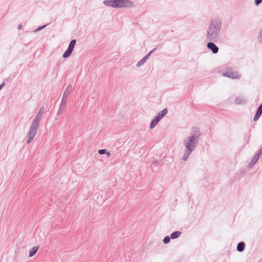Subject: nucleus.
Wrapping results in <instances>:
<instances>
[{
    "label": "nucleus",
    "instance_id": "obj_1",
    "mask_svg": "<svg viewBox=\"0 0 262 262\" xmlns=\"http://www.w3.org/2000/svg\"><path fill=\"white\" fill-rule=\"evenodd\" d=\"M45 110V108L43 106H42L40 108L39 111L37 113L35 117L33 120V121L31 123L30 130L27 134V143L29 144L31 142V141L34 139L35 136L37 133V129L39 125L40 120Z\"/></svg>",
    "mask_w": 262,
    "mask_h": 262
},
{
    "label": "nucleus",
    "instance_id": "obj_2",
    "mask_svg": "<svg viewBox=\"0 0 262 262\" xmlns=\"http://www.w3.org/2000/svg\"><path fill=\"white\" fill-rule=\"evenodd\" d=\"M199 141V136L193 134L187 137L183 141V144L186 147L183 159L186 160L191 153L195 149Z\"/></svg>",
    "mask_w": 262,
    "mask_h": 262
},
{
    "label": "nucleus",
    "instance_id": "obj_3",
    "mask_svg": "<svg viewBox=\"0 0 262 262\" xmlns=\"http://www.w3.org/2000/svg\"><path fill=\"white\" fill-rule=\"evenodd\" d=\"M221 28V22L216 20H212L207 29L206 33L207 39L212 41L217 39L220 36Z\"/></svg>",
    "mask_w": 262,
    "mask_h": 262
},
{
    "label": "nucleus",
    "instance_id": "obj_4",
    "mask_svg": "<svg viewBox=\"0 0 262 262\" xmlns=\"http://www.w3.org/2000/svg\"><path fill=\"white\" fill-rule=\"evenodd\" d=\"M76 43V40L75 39H73L71 40L69 44L68 48L62 55L63 58H67L72 54Z\"/></svg>",
    "mask_w": 262,
    "mask_h": 262
},
{
    "label": "nucleus",
    "instance_id": "obj_5",
    "mask_svg": "<svg viewBox=\"0 0 262 262\" xmlns=\"http://www.w3.org/2000/svg\"><path fill=\"white\" fill-rule=\"evenodd\" d=\"M131 6L130 0H116L115 8H127Z\"/></svg>",
    "mask_w": 262,
    "mask_h": 262
},
{
    "label": "nucleus",
    "instance_id": "obj_6",
    "mask_svg": "<svg viewBox=\"0 0 262 262\" xmlns=\"http://www.w3.org/2000/svg\"><path fill=\"white\" fill-rule=\"evenodd\" d=\"M72 85L69 84L65 90L61 100H62V103H64L65 102H67L68 96L70 94L72 91Z\"/></svg>",
    "mask_w": 262,
    "mask_h": 262
},
{
    "label": "nucleus",
    "instance_id": "obj_7",
    "mask_svg": "<svg viewBox=\"0 0 262 262\" xmlns=\"http://www.w3.org/2000/svg\"><path fill=\"white\" fill-rule=\"evenodd\" d=\"M223 75L233 79L238 78L240 77V75L235 71H227L223 73Z\"/></svg>",
    "mask_w": 262,
    "mask_h": 262
},
{
    "label": "nucleus",
    "instance_id": "obj_8",
    "mask_svg": "<svg viewBox=\"0 0 262 262\" xmlns=\"http://www.w3.org/2000/svg\"><path fill=\"white\" fill-rule=\"evenodd\" d=\"M103 4L107 7L116 8V0H105L103 2Z\"/></svg>",
    "mask_w": 262,
    "mask_h": 262
},
{
    "label": "nucleus",
    "instance_id": "obj_9",
    "mask_svg": "<svg viewBox=\"0 0 262 262\" xmlns=\"http://www.w3.org/2000/svg\"><path fill=\"white\" fill-rule=\"evenodd\" d=\"M207 47L210 49L213 53H216L219 51L218 47L213 42H208Z\"/></svg>",
    "mask_w": 262,
    "mask_h": 262
},
{
    "label": "nucleus",
    "instance_id": "obj_10",
    "mask_svg": "<svg viewBox=\"0 0 262 262\" xmlns=\"http://www.w3.org/2000/svg\"><path fill=\"white\" fill-rule=\"evenodd\" d=\"M261 114H262V104H261L258 108L256 113L253 118V120L254 121H257L259 118V117Z\"/></svg>",
    "mask_w": 262,
    "mask_h": 262
},
{
    "label": "nucleus",
    "instance_id": "obj_11",
    "mask_svg": "<svg viewBox=\"0 0 262 262\" xmlns=\"http://www.w3.org/2000/svg\"><path fill=\"white\" fill-rule=\"evenodd\" d=\"M39 249V246L33 247L30 251L29 253V257H31L35 255Z\"/></svg>",
    "mask_w": 262,
    "mask_h": 262
},
{
    "label": "nucleus",
    "instance_id": "obj_12",
    "mask_svg": "<svg viewBox=\"0 0 262 262\" xmlns=\"http://www.w3.org/2000/svg\"><path fill=\"white\" fill-rule=\"evenodd\" d=\"M181 232H179V231H176V232H173L172 234H171L170 237L172 239H175V238L178 237L181 235Z\"/></svg>",
    "mask_w": 262,
    "mask_h": 262
},
{
    "label": "nucleus",
    "instance_id": "obj_13",
    "mask_svg": "<svg viewBox=\"0 0 262 262\" xmlns=\"http://www.w3.org/2000/svg\"><path fill=\"white\" fill-rule=\"evenodd\" d=\"M245 247V244L244 243H239L237 246V250L239 252L243 251Z\"/></svg>",
    "mask_w": 262,
    "mask_h": 262
},
{
    "label": "nucleus",
    "instance_id": "obj_14",
    "mask_svg": "<svg viewBox=\"0 0 262 262\" xmlns=\"http://www.w3.org/2000/svg\"><path fill=\"white\" fill-rule=\"evenodd\" d=\"M260 156V155L258 153H257L254 156L251 162L252 165L255 164V163L257 162Z\"/></svg>",
    "mask_w": 262,
    "mask_h": 262
},
{
    "label": "nucleus",
    "instance_id": "obj_15",
    "mask_svg": "<svg viewBox=\"0 0 262 262\" xmlns=\"http://www.w3.org/2000/svg\"><path fill=\"white\" fill-rule=\"evenodd\" d=\"M167 113V110L166 108H165L163 110H162L159 114L158 116H159L161 119H162L165 115H166Z\"/></svg>",
    "mask_w": 262,
    "mask_h": 262
},
{
    "label": "nucleus",
    "instance_id": "obj_16",
    "mask_svg": "<svg viewBox=\"0 0 262 262\" xmlns=\"http://www.w3.org/2000/svg\"><path fill=\"white\" fill-rule=\"evenodd\" d=\"M146 61V60L143 57L140 61L138 62V63L137 64V66L138 67H139L143 65Z\"/></svg>",
    "mask_w": 262,
    "mask_h": 262
},
{
    "label": "nucleus",
    "instance_id": "obj_17",
    "mask_svg": "<svg viewBox=\"0 0 262 262\" xmlns=\"http://www.w3.org/2000/svg\"><path fill=\"white\" fill-rule=\"evenodd\" d=\"M158 123V122L155 119L153 120L150 123V128H154Z\"/></svg>",
    "mask_w": 262,
    "mask_h": 262
},
{
    "label": "nucleus",
    "instance_id": "obj_18",
    "mask_svg": "<svg viewBox=\"0 0 262 262\" xmlns=\"http://www.w3.org/2000/svg\"><path fill=\"white\" fill-rule=\"evenodd\" d=\"M98 153L99 155H104L105 154V153H107V149L105 148L99 149L98 151Z\"/></svg>",
    "mask_w": 262,
    "mask_h": 262
},
{
    "label": "nucleus",
    "instance_id": "obj_19",
    "mask_svg": "<svg viewBox=\"0 0 262 262\" xmlns=\"http://www.w3.org/2000/svg\"><path fill=\"white\" fill-rule=\"evenodd\" d=\"M47 25H43L42 26H40V27H38L35 30V32H39L40 31H41L42 29L45 28L46 27H47Z\"/></svg>",
    "mask_w": 262,
    "mask_h": 262
},
{
    "label": "nucleus",
    "instance_id": "obj_20",
    "mask_svg": "<svg viewBox=\"0 0 262 262\" xmlns=\"http://www.w3.org/2000/svg\"><path fill=\"white\" fill-rule=\"evenodd\" d=\"M155 50V49H153L151 51H150L144 58L147 60L148 57L150 56L151 54Z\"/></svg>",
    "mask_w": 262,
    "mask_h": 262
},
{
    "label": "nucleus",
    "instance_id": "obj_21",
    "mask_svg": "<svg viewBox=\"0 0 262 262\" xmlns=\"http://www.w3.org/2000/svg\"><path fill=\"white\" fill-rule=\"evenodd\" d=\"M169 241H170V238H169V237H168V236H166V237L164 238V239H163V242H164V243H165V244H167V243H168L169 242Z\"/></svg>",
    "mask_w": 262,
    "mask_h": 262
},
{
    "label": "nucleus",
    "instance_id": "obj_22",
    "mask_svg": "<svg viewBox=\"0 0 262 262\" xmlns=\"http://www.w3.org/2000/svg\"><path fill=\"white\" fill-rule=\"evenodd\" d=\"M66 105H67V102H65L64 103H62V100H61V103H60V106H59V107L60 108H62L63 110Z\"/></svg>",
    "mask_w": 262,
    "mask_h": 262
},
{
    "label": "nucleus",
    "instance_id": "obj_23",
    "mask_svg": "<svg viewBox=\"0 0 262 262\" xmlns=\"http://www.w3.org/2000/svg\"><path fill=\"white\" fill-rule=\"evenodd\" d=\"M255 4L256 6H258L262 3V0H255Z\"/></svg>",
    "mask_w": 262,
    "mask_h": 262
},
{
    "label": "nucleus",
    "instance_id": "obj_24",
    "mask_svg": "<svg viewBox=\"0 0 262 262\" xmlns=\"http://www.w3.org/2000/svg\"><path fill=\"white\" fill-rule=\"evenodd\" d=\"M63 111V108H59V110L57 113V116H59L60 113Z\"/></svg>",
    "mask_w": 262,
    "mask_h": 262
},
{
    "label": "nucleus",
    "instance_id": "obj_25",
    "mask_svg": "<svg viewBox=\"0 0 262 262\" xmlns=\"http://www.w3.org/2000/svg\"><path fill=\"white\" fill-rule=\"evenodd\" d=\"M5 82L4 81L0 84V91L5 86Z\"/></svg>",
    "mask_w": 262,
    "mask_h": 262
},
{
    "label": "nucleus",
    "instance_id": "obj_26",
    "mask_svg": "<svg viewBox=\"0 0 262 262\" xmlns=\"http://www.w3.org/2000/svg\"><path fill=\"white\" fill-rule=\"evenodd\" d=\"M155 120L158 122L160 120H161V118L158 116L156 118H155Z\"/></svg>",
    "mask_w": 262,
    "mask_h": 262
},
{
    "label": "nucleus",
    "instance_id": "obj_27",
    "mask_svg": "<svg viewBox=\"0 0 262 262\" xmlns=\"http://www.w3.org/2000/svg\"><path fill=\"white\" fill-rule=\"evenodd\" d=\"M105 154L106 155L107 157H110L111 156L110 152L107 151V153H105Z\"/></svg>",
    "mask_w": 262,
    "mask_h": 262
},
{
    "label": "nucleus",
    "instance_id": "obj_28",
    "mask_svg": "<svg viewBox=\"0 0 262 262\" xmlns=\"http://www.w3.org/2000/svg\"><path fill=\"white\" fill-rule=\"evenodd\" d=\"M22 28V25L21 24H19L18 26V29L20 30Z\"/></svg>",
    "mask_w": 262,
    "mask_h": 262
},
{
    "label": "nucleus",
    "instance_id": "obj_29",
    "mask_svg": "<svg viewBox=\"0 0 262 262\" xmlns=\"http://www.w3.org/2000/svg\"><path fill=\"white\" fill-rule=\"evenodd\" d=\"M58 118H59V116H56L55 118V121H57L58 120Z\"/></svg>",
    "mask_w": 262,
    "mask_h": 262
},
{
    "label": "nucleus",
    "instance_id": "obj_30",
    "mask_svg": "<svg viewBox=\"0 0 262 262\" xmlns=\"http://www.w3.org/2000/svg\"><path fill=\"white\" fill-rule=\"evenodd\" d=\"M260 155H261L262 154V148H261V149L258 151V152Z\"/></svg>",
    "mask_w": 262,
    "mask_h": 262
},
{
    "label": "nucleus",
    "instance_id": "obj_31",
    "mask_svg": "<svg viewBox=\"0 0 262 262\" xmlns=\"http://www.w3.org/2000/svg\"><path fill=\"white\" fill-rule=\"evenodd\" d=\"M260 155H261L262 154V148H261V149L258 151V152Z\"/></svg>",
    "mask_w": 262,
    "mask_h": 262
},
{
    "label": "nucleus",
    "instance_id": "obj_32",
    "mask_svg": "<svg viewBox=\"0 0 262 262\" xmlns=\"http://www.w3.org/2000/svg\"><path fill=\"white\" fill-rule=\"evenodd\" d=\"M235 102H236V103H239V102L237 101V99H236L235 100Z\"/></svg>",
    "mask_w": 262,
    "mask_h": 262
}]
</instances>
